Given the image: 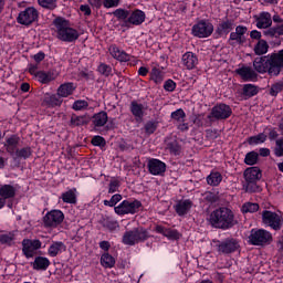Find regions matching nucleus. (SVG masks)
Wrapping results in <instances>:
<instances>
[{"instance_id": "nucleus-1", "label": "nucleus", "mask_w": 283, "mask_h": 283, "mask_svg": "<svg viewBox=\"0 0 283 283\" xmlns=\"http://www.w3.org/2000/svg\"><path fill=\"white\" fill-rule=\"evenodd\" d=\"M253 67L259 74H270V76H277L283 70V49L268 54L265 56L256 57L253 61Z\"/></svg>"}, {"instance_id": "nucleus-2", "label": "nucleus", "mask_w": 283, "mask_h": 283, "mask_svg": "<svg viewBox=\"0 0 283 283\" xmlns=\"http://www.w3.org/2000/svg\"><path fill=\"white\" fill-rule=\"evenodd\" d=\"M208 220L214 229L227 230L232 229V227L238 224V221L235 220V213H233L232 210L227 207H221L213 210L210 213Z\"/></svg>"}, {"instance_id": "nucleus-3", "label": "nucleus", "mask_w": 283, "mask_h": 283, "mask_svg": "<svg viewBox=\"0 0 283 283\" xmlns=\"http://www.w3.org/2000/svg\"><path fill=\"white\" fill-rule=\"evenodd\" d=\"M55 28L57 30V39L60 41H65L66 43H72L78 39V31L76 29L70 28L67 21L57 18L55 19Z\"/></svg>"}, {"instance_id": "nucleus-4", "label": "nucleus", "mask_w": 283, "mask_h": 283, "mask_svg": "<svg viewBox=\"0 0 283 283\" xmlns=\"http://www.w3.org/2000/svg\"><path fill=\"white\" fill-rule=\"evenodd\" d=\"M145 240H149V232L142 227L126 231L123 235V242L128 247H134V244L145 242Z\"/></svg>"}, {"instance_id": "nucleus-5", "label": "nucleus", "mask_w": 283, "mask_h": 283, "mask_svg": "<svg viewBox=\"0 0 283 283\" xmlns=\"http://www.w3.org/2000/svg\"><path fill=\"white\" fill-rule=\"evenodd\" d=\"M249 240L254 247H264V244H271L273 235L266 230H252Z\"/></svg>"}, {"instance_id": "nucleus-6", "label": "nucleus", "mask_w": 283, "mask_h": 283, "mask_svg": "<svg viewBox=\"0 0 283 283\" xmlns=\"http://www.w3.org/2000/svg\"><path fill=\"white\" fill-rule=\"evenodd\" d=\"M262 220L263 223L271 227V229H274V231H280V229H282L283 219L282 216L276 212L264 210L262 212Z\"/></svg>"}, {"instance_id": "nucleus-7", "label": "nucleus", "mask_w": 283, "mask_h": 283, "mask_svg": "<svg viewBox=\"0 0 283 283\" xmlns=\"http://www.w3.org/2000/svg\"><path fill=\"white\" fill-rule=\"evenodd\" d=\"M192 34L198 39H207L213 34V24L209 21L201 20L192 27Z\"/></svg>"}, {"instance_id": "nucleus-8", "label": "nucleus", "mask_w": 283, "mask_h": 283, "mask_svg": "<svg viewBox=\"0 0 283 283\" xmlns=\"http://www.w3.org/2000/svg\"><path fill=\"white\" fill-rule=\"evenodd\" d=\"M138 209H140V201L124 200L119 206L115 207V213L117 216H126L127 213H137Z\"/></svg>"}, {"instance_id": "nucleus-9", "label": "nucleus", "mask_w": 283, "mask_h": 283, "mask_svg": "<svg viewBox=\"0 0 283 283\" xmlns=\"http://www.w3.org/2000/svg\"><path fill=\"white\" fill-rule=\"evenodd\" d=\"M63 220H65V214H63V211L61 210H51L43 218L44 226L53 229H56V227H59Z\"/></svg>"}, {"instance_id": "nucleus-10", "label": "nucleus", "mask_w": 283, "mask_h": 283, "mask_svg": "<svg viewBox=\"0 0 283 283\" xmlns=\"http://www.w3.org/2000/svg\"><path fill=\"white\" fill-rule=\"evenodd\" d=\"M36 19H39V11L34 7H29L19 13L18 23L21 25H32Z\"/></svg>"}, {"instance_id": "nucleus-11", "label": "nucleus", "mask_w": 283, "mask_h": 283, "mask_svg": "<svg viewBox=\"0 0 283 283\" xmlns=\"http://www.w3.org/2000/svg\"><path fill=\"white\" fill-rule=\"evenodd\" d=\"M233 114V111L231 109V106L227 104H218L214 107H212L211 116L212 118H216V120H227L231 115Z\"/></svg>"}, {"instance_id": "nucleus-12", "label": "nucleus", "mask_w": 283, "mask_h": 283, "mask_svg": "<svg viewBox=\"0 0 283 283\" xmlns=\"http://www.w3.org/2000/svg\"><path fill=\"white\" fill-rule=\"evenodd\" d=\"M41 241L40 240H30V239H24L22 241V251L25 255V258H34V254L39 249H41Z\"/></svg>"}, {"instance_id": "nucleus-13", "label": "nucleus", "mask_w": 283, "mask_h": 283, "mask_svg": "<svg viewBox=\"0 0 283 283\" xmlns=\"http://www.w3.org/2000/svg\"><path fill=\"white\" fill-rule=\"evenodd\" d=\"M254 21L256 23V28L259 30H266L273 25V19L271 18V13L261 12L258 15H254Z\"/></svg>"}, {"instance_id": "nucleus-14", "label": "nucleus", "mask_w": 283, "mask_h": 283, "mask_svg": "<svg viewBox=\"0 0 283 283\" xmlns=\"http://www.w3.org/2000/svg\"><path fill=\"white\" fill-rule=\"evenodd\" d=\"M148 170L153 176H163L167 171V165L159 159H150L148 161Z\"/></svg>"}, {"instance_id": "nucleus-15", "label": "nucleus", "mask_w": 283, "mask_h": 283, "mask_svg": "<svg viewBox=\"0 0 283 283\" xmlns=\"http://www.w3.org/2000/svg\"><path fill=\"white\" fill-rule=\"evenodd\" d=\"M147 111V107L145 105L133 101L130 103V113L133 114L136 123H143V118H145V112Z\"/></svg>"}, {"instance_id": "nucleus-16", "label": "nucleus", "mask_w": 283, "mask_h": 283, "mask_svg": "<svg viewBox=\"0 0 283 283\" xmlns=\"http://www.w3.org/2000/svg\"><path fill=\"white\" fill-rule=\"evenodd\" d=\"M238 241L235 239H227L218 244V252L219 253H233V251H238Z\"/></svg>"}, {"instance_id": "nucleus-17", "label": "nucleus", "mask_w": 283, "mask_h": 283, "mask_svg": "<svg viewBox=\"0 0 283 283\" xmlns=\"http://www.w3.org/2000/svg\"><path fill=\"white\" fill-rule=\"evenodd\" d=\"M74 92H76V84L72 82L63 83L56 90L57 96L62 98H67V96H72Z\"/></svg>"}, {"instance_id": "nucleus-18", "label": "nucleus", "mask_w": 283, "mask_h": 283, "mask_svg": "<svg viewBox=\"0 0 283 283\" xmlns=\"http://www.w3.org/2000/svg\"><path fill=\"white\" fill-rule=\"evenodd\" d=\"M235 73L243 81H258V73L251 69V66H242L235 70Z\"/></svg>"}, {"instance_id": "nucleus-19", "label": "nucleus", "mask_w": 283, "mask_h": 283, "mask_svg": "<svg viewBox=\"0 0 283 283\" xmlns=\"http://www.w3.org/2000/svg\"><path fill=\"white\" fill-rule=\"evenodd\" d=\"M181 63L187 70H195L198 65V55L193 52H186L181 57Z\"/></svg>"}, {"instance_id": "nucleus-20", "label": "nucleus", "mask_w": 283, "mask_h": 283, "mask_svg": "<svg viewBox=\"0 0 283 283\" xmlns=\"http://www.w3.org/2000/svg\"><path fill=\"white\" fill-rule=\"evenodd\" d=\"M108 52L113 59H116V61H120L122 63H127V61H130L132 59L127 52L119 50V48L116 45H111Z\"/></svg>"}, {"instance_id": "nucleus-21", "label": "nucleus", "mask_w": 283, "mask_h": 283, "mask_svg": "<svg viewBox=\"0 0 283 283\" xmlns=\"http://www.w3.org/2000/svg\"><path fill=\"white\" fill-rule=\"evenodd\" d=\"M262 178V171L258 167H251L245 169L244 179L249 185H253V182H258Z\"/></svg>"}, {"instance_id": "nucleus-22", "label": "nucleus", "mask_w": 283, "mask_h": 283, "mask_svg": "<svg viewBox=\"0 0 283 283\" xmlns=\"http://www.w3.org/2000/svg\"><path fill=\"white\" fill-rule=\"evenodd\" d=\"M44 105L49 107H61L63 105V97L59 96V94H50L46 93L43 98Z\"/></svg>"}, {"instance_id": "nucleus-23", "label": "nucleus", "mask_w": 283, "mask_h": 283, "mask_svg": "<svg viewBox=\"0 0 283 283\" xmlns=\"http://www.w3.org/2000/svg\"><path fill=\"white\" fill-rule=\"evenodd\" d=\"M17 196V188L12 185H3L0 187V198L3 200H10Z\"/></svg>"}, {"instance_id": "nucleus-24", "label": "nucleus", "mask_w": 283, "mask_h": 283, "mask_svg": "<svg viewBox=\"0 0 283 283\" xmlns=\"http://www.w3.org/2000/svg\"><path fill=\"white\" fill-rule=\"evenodd\" d=\"M19 136L12 135L11 137L7 138L4 147L9 154H17V147H19Z\"/></svg>"}, {"instance_id": "nucleus-25", "label": "nucleus", "mask_w": 283, "mask_h": 283, "mask_svg": "<svg viewBox=\"0 0 283 283\" xmlns=\"http://www.w3.org/2000/svg\"><path fill=\"white\" fill-rule=\"evenodd\" d=\"M50 266V259L45 256H38L34 259V262L32 263V268L34 271H48V268Z\"/></svg>"}, {"instance_id": "nucleus-26", "label": "nucleus", "mask_w": 283, "mask_h": 283, "mask_svg": "<svg viewBox=\"0 0 283 283\" xmlns=\"http://www.w3.org/2000/svg\"><path fill=\"white\" fill-rule=\"evenodd\" d=\"M66 247L63 242H53L48 250V254L51 258H56V255H59V253H63V251H65Z\"/></svg>"}, {"instance_id": "nucleus-27", "label": "nucleus", "mask_w": 283, "mask_h": 283, "mask_svg": "<svg viewBox=\"0 0 283 283\" xmlns=\"http://www.w3.org/2000/svg\"><path fill=\"white\" fill-rule=\"evenodd\" d=\"M35 78L36 81H39V83H42L43 85H48V83H52V81H54V73L52 72H45V71H39L35 74Z\"/></svg>"}, {"instance_id": "nucleus-28", "label": "nucleus", "mask_w": 283, "mask_h": 283, "mask_svg": "<svg viewBox=\"0 0 283 283\" xmlns=\"http://www.w3.org/2000/svg\"><path fill=\"white\" fill-rule=\"evenodd\" d=\"M191 207H193V203L191 202V200L187 199V200L179 201L176 205L175 209H176L178 216H185V214H187L189 209H191Z\"/></svg>"}, {"instance_id": "nucleus-29", "label": "nucleus", "mask_w": 283, "mask_h": 283, "mask_svg": "<svg viewBox=\"0 0 283 283\" xmlns=\"http://www.w3.org/2000/svg\"><path fill=\"white\" fill-rule=\"evenodd\" d=\"M107 113L106 112H99L93 116V125L94 127H105L107 125Z\"/></svg>"}, {"instance_id": "nucleus-30", "label": "nucleus", "mask_w": 283, "mask_h": 283, "mask_svg": "<svg viewBox=\"0 0 283 283\" xmlns=\"http://www.w3.org/2000/svg\"><path fill=\"white\" fill-rule=\"evenodd\" d=\"M128 22L133 25H140L145 22V12L140 10H135L128 18Z\"/></svg>"}, {"instance_id": "nucleus-31", "label": "nucleus", "mask_w": 283, "mask_h": 283, "mask_svg": "<svg viewBox=\"0 0 283 283\" xmlns=\"http://www.w3.org/2000/svg\"><path fill=\"white\" fill-rule=\"evenodd\" d=\"M90 123V116L87 115H72L71 116V127H81Z\"/></svg>"}, {"instance_id": "nucleus-32", "label": "nucleus", "mask_w": 283, "mask_h": 283, "mask_svg": "<svg viewBox=\"0 0 283 283\" xmlns=\"http://www.w3.org/2000/svg\"><path fill=\"white\" fill-rule=\"evenodd\" d=\"M253 52L256 56H263V54L269 52V42L266 40H259L254 45Z\"/></svg>"}, {"instance_id": "nucleus-33", "label": "nucleus", "mask_w": 283, "mask_h": 283, "mask_svg": "<svg viewBox=\"0 0 283 283\" xmlns=\"http://www.w3.org/2000/svg\"><path fill=\"white\" fill-rule=\"evenodd\" d=\"M150 81H154L156 85H160L165 81V72L158 67H153L150 72Z\"/></svg>"}, {"instance_id": "nucleus-34", "label": "nucleus", "mask_w": 283, "mask_h": 283, "mask_svg": "<svg viewBox=\"0 0 283 283\" xmlns=\"http://www.w3.org/2000/svg\"><path fill=\"white\" fill-rule=\"evenodd\" d=\"M61 198L66 205H76V189L63 192Z\"/></svg>"}, {"instance_id": "nucleus-35", "label": "nucleus", "mask_w": 283, "mask_h": 283, "mask_svg": "<svg viewBox=\"0 0 283 283\" xmlns=\"http://www.w3.org/2000/svg\"><path fill=\"white\" fill-rule=\"evenodd\" d=\"M155 231H157V233H161V235H165L166 238H170L172 240H176V238H178V231L167 229L163 226H157L155 228Z\"/></svg>"}, {"instance_id": "nucleus-36", "label": "nucleus", "mask_w": 283, "mask_h": 283, "mask_svg": "<svg viewBox=\"0 0 283 283\" xmlns=\"http://www.w3.org/2000/svg\"><path fill=\"white\" fill-rule=\"evenodd\" d=\"M101 264L104 269H114L116 260L109 253H104L101 256Z\"/></svg>"}, {"instance_id": "nucleus-37", "label": "nucleus", "mask_w": 283, "mask_h": 283, "mask_svg": "<svg viewBox=\"0 0 283 283\" xmlns=\"http://www.w3.org/2000/svg\"><path fill=\"white\" fill-rule=\"evenodd\" d=\"M222 182V175L218 171L211 172L207 177V184L210 185V187H218Z\"/></svg>"}, {"instance_id": "nucleus-38", "label": "nucleus", "mask_w": 283, "mask_h": 283, "mask_svg": "<svg viewBox=\"0 0 283 283\" xmlns=\"http://www.w3.org/2000/svg\"><path fill=\"white\" fill-rule=\"evenodd\" d=\"M233 28H235L233 20H226L219 24L218 31L220 34H229Z\"/></svg>"}, {"instance_id": "nucleus-39", "label": "nucleus", "mask_w": 283, "mask_h": 283, "mask_svg": "<svg viewBox=\"0 0 283 283\" xmlns=\"http://www.w3.org/2000/svg\"><path fill=\"white\" fill-rule=\"evenodd\" d=\"M258 94V86L253 84H245L243 86V95L248 98L255 96Z\"/></svg>"}, {"instance_id": "nucleus-40", "label": "nucleus", "mask_w": 283, "mask_h": 283, "mask_svg": "<svg viewBox=\"0 0 283 283\" xmlns=\"http://www.w3.org/2000/svg\"><path fill=\"white\" fill-rule=\"evenodd\" d=\"M265 142H266V135L264 133L249 137L248 139L249 145H260Z\"/></svg>"}, {"instance_id": "nucleus-41", "label": "nucleus", "mask_w": 283, "mask_h": 283, "mask_svg": "<svg viewBox=\"0 0 283 283\" xmlns=\"http://www.w3.org/2000/svg\"><path fill=\"white\" fill-rule=\"evenodd\" d=\"M171 118L177 123H185V118H187V114H185V111L182 108H179L171 113Z\"/></svg>"}, {"instance_id": "nucleus-42", "label": "nucleus", "mask_w": 283, "mask_h": 283, "mask_svg": "<svg viewBox=\"0 0 283 283\" xmlns=\"http://www.w3.org/2000/svg\"><path fill=\"white\" fill-rule=\"evenodd\" d=\"M15 157L17 158H30V156H32V148L30 147H24L22 149H18L15 150Z\"/></svg>"}, {"instance_id": "nucleus-43", "label": "nucleus", "mask_w": 283, "mask_h": 283, "mask_svg": "<svg viewBox=\"0 0 283 283\" xmlns=\"http://www.w3.org/2000/svg\"><path fill=\"white\" fill-rule=\"evenodd\" d=\"M259 154L255 151L248 153L244 158L245 165H255L258 163Z\"/></svg>"}, {"instance_id": "nucleus-44", "label": "nucleus", "mask_w": 283, "mask_h": 283, "mask_svg": "<svg viewBox=\"0 0 283 283\" xmlns=\"http://www.w3.org/2000/svg\"><path fill=\"white\" fill-rule=\"evenodd\" d=\"M258 209H260V206L258 203L248 202L242 206L243 213H255Z\"/></svg>"}, {"instance_id": "nucleus-45", "label": "nucleus", "mask_w": 283, "mask_h": 283, "mask_svg": "<svg viewBox=\"0 0 283 283\" xmlns=\"http://www.w3.org/2000/svg\"><path fill=\"white\" fill-rule=\"evenodd\" d=\"M86 107H90V104L85 99H77L73 103V109L75 112H81V109H86Z\"/></svg>"}, {"instance_id": "nucleus-46", "label": "nucleus", "mask_w": 283, "mask_h": 283, "mask_svg": "<svg viewBox=\"0 0 283 283\" xmlns=\"http://www.w3.org/2000/svg\"><path fill=\"white\" fill-rule=\"evenodd\" d=\"M123 200V196L114 195L111 200H104L105 207H116Z\"/></svg>"}, {"instance_id": "nucleus-47", "label": "nucleus", "mask_w": 283, "mask_h": 283, "mask_svg": "<svg viewBox=\"0 0 283 283\" xmlns=\"http://www.w3.org/2000/svg\"><path fill=\"white\" fill-rule=\"evenodd\" d=\"M38 2L39 6L48 10H54V8H56V0H38Z\"/></svg>"}, {"instance_id": "nucleus-48", "label": "nucleus", "mask_w": 283, "mask_h": 283, "mask_svg": "<svg viewBox=\"0 0 283 283\" xmlns=\"http://www.w3.org/2000/svg\"><path fill=\"white\" fill-rule=\"evenodd\" d=\"M275 148H274V154L277 156V158L283 157V137L280 139H276L275 142Z\"/></svg>"}, {"instance_id": "nucleus-49", "label": "nucleus", "mask_w": 283, "mask_h": 283, "mask_svg": "<svg viewBox=\"0 0 283 283\" xmlns=\"http://www.w3.org/2000/svg\"><path fill=\"white\" fill-rule=\"evenodd\" d=\"M98 72H99V74H103V76H111L112 75V66H109L105 63H102L98 66Z\"/></svg>"}, {"instance_id": "nucleus-50", "label": "nucleus", "mask_w": 283, "mask_h": 283, "mask_svg": "<svg viewBox=\"0 0 283 283\" xmlns=\"http://www.w3.org/2000/svg\"><path fill=\"white\" fill-rule=\"evenodd\" d=\"M229 41L232 44H233V41H235V43H239V45H242V43H244V38H242V35H240V34H238L237 31H234V32L230 33Z\"/></svg>"}, {"instance_id": "nucleus-51", "label": "nucleus", "mask_w": 283, "mask_h": 283, "mask_svg": "<svg viewBox=\"0 0 283 283\" xmlns=\"http://www.w3.org/2000/svg\"><path fill=\"white\" fill-rule=\"evenodd\" d=\"M168 149L170 154H174L175 156H178V154H180V145L178 144V142H172L168 144Z\"/></svg>"}, {"instance_id": "nucleus-52", "label": "nucleus", "mask_w": 283, "mask_h": 283, "mask_svg": "<svg viewBox=\"0 0 283 283\" xmlns=\"http://www.w3.org/2000/svg\"><path fill=\"white\" fill-rule=\"evenodd\" d=\"M282 90H283V83H275L274 85H272L270 94L271 96H277V94H280Z\"/></svg>"}, {"instance_id": "nucleus-53", "label": "nucleus", "mask_w": 283, "mask_h": 283, "mask_svg": "<svg viewBox=\"0 0 283 283\" xmlns=\"http://www.w3.org/2000/svg\"><path fill=\"white\" fill-rule=\"evenodd\" d=\"M92 145H94L95 147H103L105 146V138H103L102 136H94L92 138Z\"/></svg>"}, {"instance_id": "nucleus-54", "label": "nucleus", "mask_w": 283, "mask_h": 283, "mask_svg": "<svg viewBox=\"0 0 283 283\" xmlns=\"http://www.w3.org/2000/svg\"><path fill=\"white\" fill-rule=\"evenodd\" d=\"M114 17L117 19H127L129 17V12L123 10V9H117L114 11Z\"/></svg>"}, {"instance_id": "nucleus-55", "label": "nucleus", "mask_w": 283, "mask_h": 283, "mask_svg": "<svg viewBox=\"0 0 283 283\" xmlns=\"http://www.w3.org/2000/svg\"><path fill=\"white\" fill-rule=\"evenodd\" d=\"M263 34H264V36H266L268 39H273V38H275V36H277V33H276V31H275V27H273V28H268V29H265L264 31H263Z\"/></svg>"}, {"instance_id": "nucleus-56", "label": "nucleus", "mask_w": 283, "mask_h": 283, "mask_svg": "<svg viewBox=\"0 0 283 283\" xmlns=\"http://www.w3.org/2000/svg\"><path fill=\"white\" fill-rule=\"evenodd\" d=\"M164 90H166V92H174V90H176V82L167 80L164 84Z\"/></svg>"}, {"instance_id": "nucleus-57", "label": "nucleus", "mask_w": 283, "mask_h": 283, "mask_svg": "<svg viewBox=\"0 0 283 283\" xmlns=\"http://www.w3.org/2000/svg\"><path fill=\"white\" fill-rule=\"evenodd\" d=\"M14 237L12 234H0V242L1 244H10Z\"/></svg>"}, {"instance_id": "nucleus-58", "label": "nucleus", "mask_w": 283, "mask_h": 283, "mask_svg": "<svg viewBox=\"0 0 283 283\" xmlns=\"http://www.w3.org/2000/svg\"><path fill=\"white\" fill-rule=\"evenodd\" d=\"M156 124L154 122H148L145 125V132L146 134H154L156 132Z\"/></svg>"}, {"instance_id": "nucleus-59", "label": "nucleus", "mask_w": 283, "mask_h": 283, "mask_svg": "<svg viewBox=\"0 0 283 283\" xmlns=\"http://www.w3.org/2000/svg\"><path fill=\"white\" fill-rule=\"evenodd\" d=\"M120 0H104L103 6L104 8H117Z\"/></svg>"}, {"instance_id": "nucleus-60", "label": "nucleus", "mask_w": 283, "mask_h": 283, "mask_svg": "<svg viewBox=\"0 0 283 283\" xmlns=\"http://www.w3.org/2000/svg\"><path fill=\"white\" fill-rule=\"evenodd\" d=\"M206 200L208 202H218L219 200V197L217 193L214 192H206Z\"/></svg>"}, {"instance_id": "nucleus-61", "label": "nucleus", "mask_w": 283, "mask_h": 283, "mask_svg": "<svg viewBox=\"0 0 283 283\" xmlns=\"http://www.w3.org/2000/svg\"><path fill=\"white\" fill-rule=\"evenodd\" d=\"M234 32H237L242 39H244V35L247 34V32H249V29L244 25H238Z\"/></svg>"}, {"instance_id": "nucleus-62", "label": "nucleus", "mask_w": 283, "mask_h": 283, "mask_svg": "<svg viewBox=\"0 0 283 283\" xmlns=\"http://www.w3.org/2000/svg\"><path fill=\"white\" fill-rule=\"evenodd\" d=\"M250 38L253 39L254 41H262V32L258 30H252L250 32Z\"/></svg>"}, {"instance_id": "nucleus-63", "label": "nucleus", "mask_w": 283, "mask_h": 283, "mask_svg": "<svg viewBox=\"0 0 283 283\" xmlns=\"http://www.w3.org/2000/svg\"><path fill=\"white\" fill-rule=\"evenodd\" d=\"M118 187H119L118 181H116V180L111 181L109 188H108V193H116V191H118Z\"/></svg>"}, {"instance_id": "nucleus-64", "label": "nucleus", "mask_w": 283, "mask_h": 283, "mask_svg": "<svg viewBox=\"0 0 283 283\" xmlns=\"http://www.w3.org/2000/svg\"><path fill=\"white\" fill-rule=\"evenodd\" d=\"M81 12H83L86 17H90L92 14V9H90V6L87 4H82L80 7Z\"/></svg>"}]
</instances>
